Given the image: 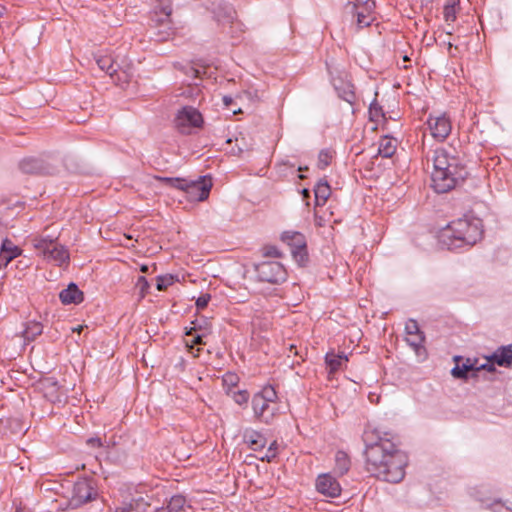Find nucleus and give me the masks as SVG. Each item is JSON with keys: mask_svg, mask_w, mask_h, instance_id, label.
<instances>
[{"mask_svg": "<svg viewBox=\"0 0 512 512\" xmlns=\"http://www.w3.org/2000/svg\"><path fill=\"white\" fill-rule=\"evenodd\" d=\"M0 252L11 255L15 254V257H17L21 254V249L14 245L11 240L5 238L2 240Z\"/></svg>", "mask_w": 512, "mask_h": 512, "instance_id": "nucleus-34", "label": "nucleus"}, {"mask_svg": "<svg viewBox=\"0 0 512 512\" xmlns=\"http://www.w3.org/2000/svg\"><path fill=\"white\" fill-rule=\"evenodd\" d=\"M162 10L165 16L169 17L171 15L172 8L170 6H164Z\"/></svg>", "mask_w": 512, "mask_h": 512, "instance_id": "nucleus-50", "label": "nucleus"}, {"mask_svg": "<svg viewBox=\"0 0 512 512\" xmlns=\"http://www.w3.org/2000/svg\"><path fill=\"white\" fill-rule=\"evenodd\" d=\"M475 373V362H471L470 359H467L465 363L462 365L457 364L451 371L452 375L458 379H466L468 378V373Z\"/></svg>", "mask_w": 512, "mask_h": 512, "instance_id": "nucleus-27", "label": "nucleus"}, {"mask_svg": "<svg viewBox=\"0 0 512 512\" xmlns=\"http://www.w3.org/2000/svg\"><path fill=\"white\" fill-rule=\"evenodd\" d=\"M86 443L90 447L100 448L103 446V442L99 437H90L87 439Z\"/></svg>", "mask_w": 512, "mask_h": 512, "instance_id": "nucleus-46", "label": "nucleus"}, {"mask_svg": "<svg viewBox=\"0 0 512 512\" xmlns=\"http://www.w3.org/2000/svg\"><path fill=\"white\" fill-rule=\"evenodd\" d=\"M331 153L328 150H321L318 155V167L325 169L331 162Z\"/></svg>", "mask_w": 512, "mask_h": 512, "instance_id": "nucleus-38", "label": "nucleus"}, {"mask_svg": "<svg viewBox=\"0 0 512 512\" xmlns=\"http://www.w3.org/2000/svg\"><path fill=\"white\" fill-rule=\"evenodd\" d=\"M19 167L22 172L27 174L41 173L43 170L42 161L36 158H27L20 162Z\"/></svg>", "mask_w": 512, "mask_h": 512, "instance_id": "nucleus-25", "label": "nucleus"}, {"mask_svg": "<svg viewBox=\"0 0 512 512\" xmlns=\"http://www.w3.org/2000/svg\"><path fill=\"white\" fill-rule=\"evenodd\" d=\"M14 258H16L15 254L11 255L0 252V269L6 268Z\"/></svg>", "mask_w": 512, "mask_h": 512, "instance_id": "nucleus-44", "label": "nucleus"}, {"mask_svg": "<svg viewBox=\"0 0 512 512\" xmlns=\"http://www.w3.org/2000/svg\"><path fill=\"white\" fill-rule=\"evenodd\" d=\"M174 283V276L171 274L168 275H160L157 277V289L159 291H163L167 289L169 286H171Z\"/></svg>", "mask_w": 512, "mask_h": 512, "instance_id": "nucleus-36", "label": "nucleus"}, {"mask_svg": "<svg viewBox=\"0 0 512 512\" xmlns=\"http://www.w3.org/2000/svg\"><path fill=\"white\" fill-rule=\"evenodd\" d=\"M202 124V114L191 106L183 107L175 117V126L181 134H191L194 128H200Z\"/></svg>", "mask_w": 512, "mask_h": 512, "instance_id": "nucleus-7", "label": "nucleus"}, {"mask_svg": "<svg viewBox=\"0 0 512 512\" xmlns=\"http://www.w3.org/2000/svg\"><path fill=\"white\" fill-rule=\"evenodd\" d=\"M256 273L260 281L278 284L287 278L285 267L278 261H263L256 265Z\"/></svg>", "mask_w": 512, "mask_h": 512, "instance_id": "nucleus-8", "label": "nucleus"}, {"mask_svg": "<svg viewBox=\"0 0 512 512\" xmlns=\"http://www.w3.org/2000/svg\"><path fill=\"white\" fill-rule=\"evenodd\" d=\"M223 386L226 389V393L230 394L232 391H234V387L237 386L239 382V377L237 374L232 372H227L222 377Z\"/></svg>", "mask_w": 512, "mask_h": 512, "instance_id": "nucleus-30", "label": "nucleus"}, {"mask_svg": "<svg viewBox=\"0 0 512 512\" xmlns=\"http://www.w3.org/2000/svg\"><path fill=\"white\" fill-rule=\"evenodd\" d=\"M316 490L325 497H339L342 491L338 480L331 473H324L316 479Z\"/></svg>", "mask_w": 512, "mask_h": 512, "instance_id": "nucleus-10", "label": "nucleus"}, {"mask_svg": "<svg viewBox=\"0 0 512 512\" xmlns=\"http://www.w3.org/2000/svg\"><path fill=\"white\" fill-rule=\"evenodd\" d=\"M186 504V499L182 495L172 496L162 507L155 512H180Z\"/></svg>", "mask_w": 512, "mask_h": 512, "instance_id": "nucleus-23", "label": "nucleus"}, {"mask_svg": "<svg viewBox=\"0 0 512 512\" xmlns=\"http://www.w3.org/2000/svg\"><path fill=\"white\" fill-rule=\"evenodd\" d=\"M396 147L397 140L385 135L379 140L378 154L384 158H390L394 155Z\"/></svg>", "mask_w": 512, "mask_h": 512, "instance_id": "nucleus-21", "label": "nucleus"}, {"mask_svg": "<svg viewBox=\"0 0 512 512\" xmlns=\"http://www.w3.org/2000/svg\"><path fill=\"white\" fill-rule=\"evenodd\" d=\"M384 117V111L382 106L377 102L375 98L369 106V118L371 121L378 122L380 118Z\"/></svg>", "mask_w": 512, "mask_h": 512, "instance_id": "nucleus-31", "label": "nucleus"}, {"mask_svg": "<svg viewBox=\"0 0 512 512\" xmlns=\"http://www.w3.org/2000/svg\"><path fill=\"white\" fill-rule=\"evenodd\" d=\"M483 236L482 221L476 217L465 215L447 224L439 232V242L448 250L472 247Z\"/></svg>", "mask_w": 512, "mask_h": 512, "instance_id": "nucleus-3", "label": "nucleus"}, {"mask_svg": "<svg viewBox=\"0 0 512 512\" xmlns=\"http://www.w3.org/2000/svg\"><path fill=\"white\" fill-rule=\"evenodd\" d=\"M307 169H308L307 167H304V168L299 167V171H304V170H307Z\"/></svg>", "mask_w": 512, "mask_h": 512, "instance_id": "nucleus-55", "label": "nucleus"}, {"mask_svg": "<svg viewBox=\"0 0 512 512\" xmlns=\"http://www.w3.org/2000/svg\"><path fill=\"white\" fill-rule=\"evenodd\" d=\"M200 344H203V341H202V335H196L194 337V339L192 340V345H200Z\"/></svg>", "mask_w": 512, "mask_h": 512, "instance_id": "nucleus-49", "label": "nucleus"}, {"mask_svg": "<svg viewBox=\"0 0 512 512\" xmlns=\"http://www.w3.org/2000/svg\"><path fill=\"white\" fill-rule=\"evenodd\" d=\"M431 136L438 142L447 139L452 131V122L447 113L430 114L426 121Z\"/></svg>", "mask_w": 512, "mask_h": 512, "instance_id": "nucleus-9", "label": "nucleus"}, {"mask_svg": "<svg viewBox=\"0 0 512 512\" xmlns=\"http://www.w3.org/2000/svg\"><path fill=\"white\" fill-rule=\"evenodd\" d=\"M494 363L492 361H489V357L487 358V362L484 364H481L477 366V362L475 361V371L478 372L480 370H487L489 372L495 371Z\"/></svg>", "mask_w": 512, "mask_h": 512, "instance_id": "nucleus-45", "label": "nucleus"}, {"mask_svg": "<svg viewBox=\"0 0 512 512\" xmlns=\"http://www.w3.org/2000/svg\"><path fill=\"white\" fill-rule=\"evenodd\" d=\"M31 242L35 250L38 251V254L46 261L54 262L59 266L69 263V251L64 245L57 242V238L51 236H36Z\"/></svg>", "mask_w": 512, "mask_h": 512, "instance_id": "nucleus-5", "label": "nucleus"}, {"mask_svg": "<svg viewBox=\"0 0 512 512\" xmlns=\"http://www.w3.org/2000/svg\"><path fill=\"white\" fill-rule=\"evenodd\" d=\"M97 497L98 491L95 481L91 478H81L77 480L72 487L68 506L72 509H77L96 500Z\"/></svg>", "mask_w": 512, "mask_h": 512, "instance_id": "nucleus-6", "label": "nucleus"}, {"mask_svg": "<svg viewBox=\"0 0 512 512\" xmlns=\"http://www.w3.org/2000/svg\"><path fill=\"white\" fill-rule=\"evenodd\" d=\"M210 300H211L210 294L206 293V294L200 295L197 298L196 303H195L197 309H199V310L204 309L208 305Z\"/></svg>", "mask_w": 512, "mask_h": 512, "instance_id": "nucleus-43", "label": "nucleus"}, {"mask_svg": "<svg viewBox=\"0 0 512 512\" xmlns=\"http://www.w3.org/2000/svg\"><path fill=\"white\" fill-rule=\"evenodd\" d=\"M161 180L169 185L170 187H173V188H176V189H179V190H182L185 192L186 190V187H187V182L188 180L186 179H183V178H172V177H164V178H161Z\"/></svg>", "mask_w": 512, "mask_h": 512, "instance_id": "nucleus-35", "label": "nucleus"}, {"mask_svg": "<svg viewBox=\"0 0 512 512\" xmlns=\"http://www.w3.org/2000/svg\"><path fill=\"white\" fill-rule=\"evenodd\" d=\"M94 59L99 69L108 74L114 81L121 80L118 75L119 65L115 62L112 54L98 51L94 54Z\"/></svg>", "mask_w": 512, "mask_h": 512, "instance_id": "nucleus-13", "label": "nucleus"}, {"mask_svg": "<svg viewBox=\"0 0 512 512\" xmlns=\"http://www.w3.org/2000/svg\"><path fill=\"white\" fill-rule=\"evenodd\" d=\"M192 330H194V328H191L189 331L186 332L187 335H191L192 334Z\"/></svg>", "mask_w": 512, "mask_h": 512, "instance_id": "nucleus-54", "label": "nucleus"}, {"mask_svg": "<svg viewBox=\"0 0 512 512\" xmlns=\"http://www.w3.org/2000/svg\"><path fill=\"white\" fill-rule=\"evenodd\" d=\"M276 400L277 393L271 386L254 394L251 404L255 419L264 424H272L279 411Z\"/></svg>", "mask_w": 512, "mask_h": 512, "instance_id": "nucleus-4", "label": "nucleus"}, {"mask_svg": "<svg viewBox=\"0 0 512 512\" xmlns=\"http://www.w3.org/2000/svg\"><path fill=\"white\" fill-rule=\"evenodd\" d=\"M82 330V326H78L76 328H73V331L79 332Z\"/></svg>", "mask_w": 512, "mask_h": 512, "instance_id": "nucleus-52", "label": "nucleus"}, {"mask_svg": "<svg viewBox=\"0 0 512 512\" xmlns=\"http://www.w3.org/2000/svg\"><path fill=\"white\" fill-rule=\"evenodd\" d=\"M0 17H2V13L0 12Z\"/></svg>", "mask_w": 512, "mask_h": 512, "instance_id": "nucleus-57", "label": "nucleus"}, {"mask_svg": "<svg viewBox=\"0 0 512 512\" xmlns=\"http://www.w3.org/2000/svg\"><path fill=\"white\" fill-rule=\"evenodd\" d=\"M363 440L366 470L371 476L385 482H400L408 463L406 454L390 439L379 436L375 431H366Z\"/></svg>", "mask_w": 512, "mask_h": 512, "instance_id": "nucleus-1", "label": "nucleus"}, {"mask_svg": "<svg viewBox=\"0 0 512 512\" xmlns=\"http://www.w3.org/2000/svg\"><path fill=\"white\" fill-rule=\"evenodd\" d=\"M229 395L236 404L244 407L247 406L250 398L249 392L247 390L232 391Z\"/></svg>", "mask_w": 512, "mask_h": 512, "instance_id": "nucleus-33", "label": "nucleus"}, {"mask_svg": "<svg viewBox=\"0 0 512 512\" xmlns=\"http://www.w3.org/2000/svg\"><path fill=\"white\" fill-rule=\"evenodd\" d=\"M432 163L431 181L437 193H446L454 189L467 176V170L460 159L444 148L433 151Z\"/></svg>", "mask_w": 512, "mask_h": 512, "instance_id": "nucleus-2", "label": "nucleus"}, {"mask_svg": "<svg viewBox=\"0 0 512 512\" xmlns=\"http://www.w3.org/2000/svg\"><path fill=\"white\" fill-rule=\"evenodd\" d=\"M374 9L375 3H368L363 7L350 10L348 13H351L353 16L357 17V25L359 28H364L370 26V24L373 22L374 18L372 17V13Z\"/></svg>", "mask_w": 512, "mask_h": 512, "instance_id": "nucleus-17", "label": "nucleus"}, {"mask_svg": "<svg viewBox=\"0 0 512 512\" xmlns=\"http://www.w3.org/2000/svg\"><path fill=\"white\" fill-rule=\"evenodd\" d=\"M407 344L419 355L424 349L425 334L423 331L406 337Z\"/></svg>", "mask_w": 512, "mask_h": 512, "instance_id": "nucleus-29", "label": "nucleus"}, {"mask_svg": "<svg viewBox=\"0 0 512 512\" xmlns=\"http://www.w3.org/2000/svg\"><path fill=\"white\" fill-rule=\"evenodd\" d=\"M403 61H405V62L410 61V58L407 55H404L403 56Z\"/></svg>", "mask_w": 512, "mask_h": 512, "instance_id": "nucleus-53", "label": "nucleus"}, {"mask_svg": "<svg viewBox=\"0 0 512 512\" xmlns=\"http://www.w3.org/2000/svg\"><path fill=\"white\" fill-rule=\"evenodd\" d=\"M490 508L493 512H512V507L506 506L499 500L491 503Z\"/></svg>", "mask_w": 512, "mask_h": 512, "instance_id": "nucleus-41", "label": "nucleus"}, {"mask_svg": "<svg viewBox=\"0 0 512 512\" xmlns=\"http://www.w3.org/2000/svg\"><path fill=\"white\" fill-rule=\"evenodd\" d=\"M368 3H375L374 0H350L346 4V11L354 10L359 7L365 6Z\"/></svg>", "mask_w": 512, "mask_h": 512, "instance_id": "nucleus-40", "label": "nucleus"}, {"mask_svg": "<svg viewBox=\"0 0 512 512\" xmlns=\"http://www.w3.org/2000/svg\"><path fill=\"white\" fill-rule=\"evenodd\" d=\"M59 298L64 305L80 304L84 295L75 283H70L67 288L60 292Z\"/></svg>", "mask_w": 512, "mask_h": 512, "instance_id": "nucleus-18", "label": "nucleus"}, {"mask_svg": "<svg viewBox=\"0 0 512 512\" xmlns=\"http://www.w3.org/2000/svg\"><path fill=\"white\" fill-rule=\"evenodd\" d=\"M316 205H324L331 194V188L324 179L318 181L314 188Z\"/></svg>", "mask_w": 512, "mask_h": 512, "instance_id": "nucleus-24", "label": "nucleus"}, {"mask_svg": "<svg viewBox=\"0 0 512 512\" xmlns=\"http://www.w3.org/2000/svg\"><path fill=\"white\" fill-rule=\"evenodd\" d=\"M140 270H141V272L146 273V272H148V266L147 265H142Z\"/></svg>", "mask_w": 512, "mask_h": 512, "instance_id": "nucleus-51", "label": "nucleus"}, {"mask_svg": "<svg viewBox=\"0 0 512 512\" xmlns=\"http://www.w3.org/2000/svg\"><path fill=\"white\" fill-rule=\"evenodd\" d=\"M334 460V472L339 476L345 475L351 466V460L348 454L342 450H339L335 453Z\"/></svg>", "mask_w": 512, "mask_h": 512, "instance_id": "nucleus-22", "label": "nucleus"}, {"mask_svg": "<svg viewBox=\"0 0 512 512\" xmlns=\"http://www.w3.org/2000/svg\"><path fill=\"white\" fill-rule=\"evenodd\" d=\"M324 360L329 374H333L340 371L349 358L344 352L335 353L334 350H331L326 353Z\"/></svg>", "mask_w": 512, "mask_h": 512, "instance_id": "nucleus-15", "label": "nucleus"}, {"mask_svg": "<svg viewBox=\"0 0 512 512\" xmlns=\"http://www.w3.org/2000/svg\"><path fill=\"white\" fill-rule=\"evenodd\" d=\"M333 86L339 98L343 99L351 105L354 104L356 95L354 91V85L350 81H346L341 78L334 79Z\"/></svg>", "mask_w": 512, "mask_h": 512, "instance_id": "nucleus-16", "label": "nucleus"}, {"mask_svg": "<svg viewBox=\"0 0 512 512\" xmlns=\"http://www.w3.org/2000/svg\"><path fill=\"white\" fill-rule=\"evenodd\" d=\"M135 286H136V288H138L140 290L142 295H144L147 292L148 288H149V283H148L147 279L144 276H139L137 278Z\"/></svg>", "mask_w": 512, "mask_h": 512, "instance_id": "nucleus-42", "label": "nucleus"}, {"mask_svg": "<svg viewBox=\"0 0 512 512\" xmlns=\"http://www.w3.org/2000/svg\"><path fill=\"white\" fill-rule=\"evenodd\" d=\"M182 72L192 80L201 79L204 68L196 67L192 64H187L181 67Z\"/></svg>", "mask_w": 512, "mask_h": 512, "instance_id": "nucleus-32", "label": "nucleus"}, {"mask_svg": "<svg viewBox=\"0 0 512 512\" xmlns=\"http://www.w3.org/2000/svg\"><path fill=\"white\" fill-rule=\"evenodd\" d=\"M43 332V325L37 321H29L25 324V328L22 332L23 338L26 341H33Z\"/></svg>", "mask_w": 512, "mask_h": 512, "instance_id": "nucleus-26", "label": "nucleus"}, {"mask_svg": "<svg viewBox=\"0 0 512 512\" xmlns=\"http://www.w3.org/2000/svg\"><path fill=\"white\" fill-rule=\"evenodd\" d=\"M211 187V179L201 176L198 180L188 181L185 192L192 200L204 201L209 197Z\"/></svg>", "mask_w": 512, "mask_h": 512, "instance_id": "nucleus-11", "label": "nucleus"}, {"mask_svg": "<svg viewBox=\"0 0 512 512\" xmlns=\"http://www.w3.org/2000/svg\"><path fill=\"white\" fill-rule=\"evenodd\" d=\"M222 100H223L224 105H225L226 107H228V108L231 106V104H232V102H233L232 97H231V96H227V95L223 96V99H222Z\"/></svg>", "mask_w": 512, "mask_h": 512, "instance_id": "nucleus-48", "label": "nucleus"}, {"mask_svg": "<svg viewBox=\"0 0 512 512\" xmlns=\"http://www.w3.org/2000/svg\"><path fill=\"white\" fill-rule=\"evenodd\" d=\"M489 361L495 362L501 367H510L512 365V346L499 347L490 357Z\"/></svg>", "mask_w": 512, "mask_h": 512, "instance_id": "nucleus-20", "label": "nucleus"}, {"mask_svg": "<svg viewBox=\"0 0 512 512\" xmlns=\"http://www.w3.org/2000/svg\"><path fill=\"white\" fill-rule=\"evenodd\" d=\"M278 443L277 441L271 442L267 448L264 456L260 458L261 461L272 462L277 457Z\"/></svg>", "mask_w": 512, "mask_h": 512, "instance_id": "nucleus-37", "label": "nucleus"}, {"mask_svg": "<svg viewBox=\"0 0 512 512\" xmlns=\"http://www.w3.org/2000/svg\"><path fill=\"white\" fill-rule=\"evenodd\" d=\"M150 506L148 497L139 495L132 497L129 501H124L120 506L109 509V512H145Z\"/></svg>", "mask_w": 512, "mask_h": 512, "instance_id": "nucleus-14", "label": "nucleus"}, {"mask_svg": "<svg viewBox=\"0 0 512 512\" xmlns=\"http://www.w3.org/2000/svg\"><path fill=\"white\" fill-rule=\"evenodd\" d=\"M281 240L291 248L294 257L303 258L306 256V238L298 231H284Z\"/></svg>", "mask_w": 512, "mask_h": 512, "instance_id": "nucleus-12", "label": "nucleus"}, {"mask_svg": "<svg viewBox=\"0 0 512 512\" xmlns=\"http://www.w3.org/2000/svg\"><path fill=\"white\" fill-rule=\"evenodd\" d=\"M459 6V0H447L444 8L443 15L444 20L449 24L453 23L457 18V7Z\"/></svg>", "mask_w": 512, "mask_h": 512, "instance_id": "nucleus-28", "label": "nucleus"}, {"mask_svg": "<svg viewBox=\"0 0 512 512\" xmlns=\"http://www.w3.org/2000/svg\"><path fill=\"white\" fill-rule=\"evenodd\" d=\"M302 192H303V194H308L309 193L307 189H303Z\"/></svg>", "mask_w": 512, "mask_h": 512, "instance_id": "nucleus-56", "label": "nucleus"}, {"mask_svg": "<svg viewBox=\"0 0 512 512\" xmlns=\"http://www.w3.org/2000/svg\"><path fill=\"white\" fill-rule=\"evenodd\" d=\"M244 442L251 450L258 451L265 447L266 438L258 431L246 429L243 434Z\"/></svg>", "mask_w": 512, "mask_h": 512, "instance_id": "nucleus-19", "label": "nucleus"}, {"mask_svg": "<svg viewBox=\"0 0 512 512\" xmlns=\"http://www.w3.org/2000/svg\"><path fill=\"white\" fill-rule=\"evenodd\" d=\"M264 254H265V256H271V257H280V255H281L279 250L274 246L265 248Z\"/></svg>", "mask_w": 512, "mask_h": 512, "instance_id": "nucleus-47", "label": "nucleus"}, {"mask_svg": "<svg viewBox=\"0 0 512 512\" xmlns=\"http://www.w3.org/2000/svg\"><path fill=\"white\" fill-rule=\"evenodd\" d=\"M405 332L407 336L421 332L418 322L414 319H409L405 324Z\"/></svg>", "mask_w": 512, "mask_h": 512, "instance_id": "nucleus-39", "label": "nucleus"}]
</instances>
